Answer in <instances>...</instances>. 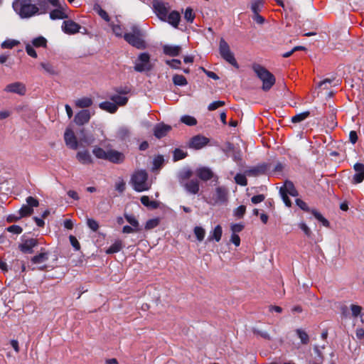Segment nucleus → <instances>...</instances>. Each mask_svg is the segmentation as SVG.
<instances>
[{"instance_id":"f257e3e1","label":"nucleus","mask_w":364,"mask_h":364,"mask_svg":"<svg viewBox=\"0 0 364 364\" xmlns=\"http://www.w3.org/2000/svg\"><path fill=\"white\" fill-rule=\"evenodd\" d=\"M32 1L33 0H14L12 3L13 9L23 19L46 13L40 12V8Z\"/></svg>"},{"instance_id":"f03ea898","label":"nucleus","mask_w":364,"mask_h":364,"mask_svg":"<svg viewBox=\"0 0 364 364\" xmlns=\"http://www.w3.org/2000/svg\"><path fill=\"white\" fill-rule=\"evenodd\" d=\"M123 38L126 42L137 49H145L146 48L144 39V33L136 24L131 26L129 32L124 33Z\"/></svg>"},{"instance_id":"7ed1b4c3","label":"nucleus","mask_w":364,"mask_h":364,"mask_svg":"<svg viewBox=\"0 0 364 364\" xmlns=\"http://www.w3.org/2000/svg\"><path fill=\"white\" fill-rule=\"evenodd\" d=\"M148 173L145 170L135 171L131 176L130 183L136 192H143L150 189L151 183L148 181Z\"/></svg>"},{"instance_id":"20e7f679","label":"nucleus","mask_w":364,"mask_h":364,"mask_svg":"<svg viewBox=\"0 0 364 364\" xmlns=\"http://www.w3.org/2000/svg\"><path fill=\"white\" fill-rule=\"evenodd\" d=\"M252 69L257 76L262 81V90L264 91L269 90L275 83V77L273 74L259 64H254Z\"/></svg>"},{"instance_id":"39448f33","label":"nucleus","mask_w":364,"mask_h":364,"mask_svg":"<svg viewBox=\"0 0 364 364\" xmlns=\"http://www.w3.org/2000/svg\"><path fill=\"white\" fill-rule=\"evenodd\" d=\"M279 193L283 202L287 207H291V202L288 197V194L294 197H296L299 195V193L296 189L294 183L289 180L285 181L284 185L280 187Z\"/></svg>"},{"instance_id":"423d86ee","label":"nucleus","mask_w":364,"mask_h":364,"mask_svg":"<svg viewBox=\"0 0 364 364\" xmlns=\"http://www.w3.org/2000/svg\"><path fill=\"white\" fill-rule=\"evenodd\" d=\"M219 53L220 56L230 65L238 68L239 65L233 53L230 50L228 43L221 38L219 43Z\"/></svg>"},{"instance_id":"0eeeda50","label":"nucleus","mask_w":364,"mask_h":364,"mask_svg":"<svg viewBox=\"0 0 364 364\" xmlns=\"http://www.w3.org/2000/svg\"><path fill=\"white\" fill-rule=\"evenodd\" d=\"M153 68L150 62V55L148 53H141L135 61L134 69L136 72L142 73L151 70Z\"/></svg>"},{"instance_id":"6e6552de","label":"nucleus","mask_w":364,"mask_h":364,"mask_svg":"<svg viewBox=\"0 0 364 364\" xmlns=\"http://www.w3.org/2000/svg\"><path fill=\"white\" fill-rule=\"evenodd\" d=\"M296 204L298 205L301 210L306 212H310L315 217L316 220L322 223V225L325 227H329L330 223L327 219H326L319 212H318L315 209L311 210L308 205L303 201L301 199L296 198Z\"/></svg>"},{"instance_id":"1a4fd4ad","label":"nucleus","mask_w":364,"mask_h":364,"mask_svg":"<svg viewBox=\"0 0 364 364\" xmlns=\"http://www.w3.org/2000/svg\"><path fill=\"white\" fill-rule=\"evenodd\" d=\"M153 9L154 13L161 20L165 21L166 19L169 10V5L168 3L154 0L153 1Z\"/></svg>"},{"instance_id":"9d476101","label":"nucleus","mask_w":364,"mask_h":364,"mask_svg":"<svg viewBox=\"0 0 364 364\" xmlns=\"http://www.w3.org/2000/svg\"><path fill=\"white\" fill-rule=\"evenodd\" d=\"M228 200V189L225 186H218L215 189L213 196L214 204H224Z\"/></svg>"},{"instance_id":"9b49d317","label":"nucleus","mask_w":364,"mask_h":364,"mask_svg":"<svg viewBox=\"0 0 364 364\" xmlns=\"http://www.w3.org/2000/svg\"><path fill=\"white\" fill-rule=\"evenodd\" d=\"M196 176L202 181H207L214 178L215 182L218 181V176L214 175L213 171L206 166L200 167L196 171Z\"/></svg>"},{"instance_id":"f8f14e48","label":"nucleus","mask_w":364,"mask_h":364,"mask_svg":"<svg viewBox=\"0 0 364 364\" xmlns=\"http://www.w3.org/2000/svg\"><path fill=\"white\" fill-rule=\"evenodd\" d=\"M38 245V240L34 238L23 239L22 242L19 244V250L25 254H31L33 252V247Z\"/></svg>"},{"instance_id":"ddd939ff","label":"nucleus","mask_w":364,"mask_h":364,"mask_svg":"<svg viewBox=\"0 0 364 364\" xmlns=\"http://www.w3.org/2000/svg\"><path fill=\"white\" fill-rule=\"evenodd\" d=\"M209 139L201 135H196L193 136L188 143L190 148L193 149H200L208 144Z\"/></svg>"},{"instance_id":"4468645a","label":"nucleus","mask_w":364,"mask_h":364,"mask_svg":"<svg viewBox=\"0 0 364 364\" xmlns=\"http://www.w3.org/2000/svg\"><path fill=\"white\" fill-rule=\"evenodd\" d=\"M4 91L22 96L26 94V89L24 84L20 82H16L6 85L4 88Z\"/></svg>"},{"instance_id":"2eb2a0df","label":"nucleus","mask_w":364,"mask_h":364,"mask_svg":"<svg viewBox=\"0 0 364 364\" xmlns=\"http://www.w3.org/2000/svg\"><path fill=\"white\" fill-rule=\"evenodd\" d=\"M65 144L71 149L75 150L78 148V142L74 132L67 129L64 134Z\"/></svg>"},{"instance_id":"dca6fc26","label":"nucleus","mask_w":364,"mask_h":364,"mask_svg":"<svg viewBox=\"0 0 364 364\" xmlns=\"http://www.w3.org/2000/svg\"><path fill=\"white\" fill-rule=\"evenodd\" d=\"M80 26L72 20L64 21L62 30L67 34H75L80 31Z\"/></svg>"},{"instance_id":"f3484780","label":"nucleus","mask_w":364,"mask_h":364,"mask_svg":"<svg viewBox=\"0 0 364 364\" xmlns=\"http://www.w3.org/2000/svg\"><path fill=\"white\" fill-rule=\"evenodd\" d=\"M271 165L269 164L263 163L250 168L247 171L249 175L258 176L260 174H264L267 171H270Z\"/></svg>"},{"instance_id":"a211bd4d","label":"nucleus","mask_w":364,"mask_h":364,"mask_svg":"<svg viewBox=\"0 0 364 364\" xmlns=\"http://www.w3.org/2000/svg\"><path fill=\"white\" fill-rule=\"evenodd\" d=\"M90 119V112L88 109H82L75 114L74 122L77 125H83L87 123Z\"/></svg>"},{"instance_id":"6ab92c4d","label":"nucleus","mask_w":364,"mask_h":364,"mask_svg":"<svg viewBox=\"0 0 364 364\" xmlns=\"http://www.w3.org/2000/svg\"><path fill=\"white\" fill-rule=\"evenodd\" d=\"M171 129V126L164 123H160L155 126L154 129V134L157 139H161L164 137Z\"/></svg>"},{"instance_id":"aec40b11","label":"nucleus","mask_w":364,"mask_h":364,"mask_svg":"<svg viewBox=\"0 0 364 364\" xmlns=\"http://www.w3.org/2000/svg\"><path fill=\"white\" fill-rule=\"evenodd\" d=\"M353 168L355 171V173L353 176V183H360L363 182L364 180V165L360 163H356Z\"/></svg>"},{"instance_id":"412c9836","label":"nucleus","mask_w":364,"mask_h":364,"mask_svg":"<svg viewBox=\"0 0 364 364\" xmlns=\"http://www.w3.org/2000/svg\"><path fill=\"white\" fill-rule=\"evenodd\" d=\"M49 255L48 252L46 251L43 248H41V252L33 256L31 259V262L33 264H42L48 261Z\"/></svg>"},{"instance_id":"4be33fe9","label":"nucleus","mask_w":364,"mask_h":364,"mask_svg":"<svg viewBox=\"0 0 364 364\" xmlns=\"http://www.w3.org/2000/svg\"><path fill=\"white\" fill-rule=\"evenodd\" d=\"M107 160L114 164H121L124 160V156L121 152L115 150H109L107 151Z\"/></svg>"},{"instance_id":"5701e85b","label":"nucleus","mask_w":364,"mask_h":364,"mask_svg":"<svg viewBox=\"0 0 364 364\" xmlns=\"http://www.w3.org/2000/svg\"><path fill=\"white\" fill-rule=\"evenodd\" d=\"M163 53L168 56L176 57L181 52V47L175 45H164L163 46Z\"/></svg>"},{"instance_id":"b1692460","label":"nucleus","mask_w":364,"mask_h":364,"mask_svg":"<svg viewBox=\"0 0 364 364\" xmlns=\"http://www.w3.org/2000/svg\"><path fill=\"white\" fill-rule=\"evenodd\" d=\"M185 190L191 194H197L199 191V182L196 179L190 180L184 185Z\"/></svg>"},{"instance_id":"393cba45","label":"nucleus","mask_w":364,"mask_h":364,"mask_svg":"<svg viewBox=\"0 0 364 364\" xmlns=\"http://www.w3.org/2000/svg\"><path fill=\"white\" fill-rule=\"evenodd\" d=\"M77 159L82 164H90L92 163V159L88 151H78L76 154Z\"/></svg>"},{"instance_id":"a878e982","label":"nucleus","mask_w":364,"mask_h":364,"mask_svg":"<svg viewBox=\"0 0 364 364\" xmlns=\"http://www.w3.org/2000/svg\"><path fill=\"white\" fill-rule=\"evenodd\" d=\"M99 107L101 109L105 110L111 114L115 113L118 109L117 105L113 103L112 101V102L105 101V102H100L99 104Z\"/></svg>"},{"instance_id":"bb28decb","label":"nucleus","mask_w":364,"mask_h":364,"mask_svg":"<svg viewBox=\"0 0 364 364\" xmlns=\"http://www.w3.org/2000/svg\"><path fill=\"white\" fill-rule=\"evenodd\" d=\"M168 22L172 25L174 28H177L180 20V14L176 11H171L168 15L167 14Z\"/></svg>"},{"instance_id":"cd10ccee","label":"nucleus","mask_w":364,"mask_h":364,"mask_svg":"<svg viewBox=\"0 0 364 364\" xmlns=\"http://www.w3.org/2000/svg\"><path fill=\"white\" fill-rule=\"evenodd\" d=\"M123 247V243L122 240H117L115 242L112 244L105 251V252L108 255H112L114 253L119 252Z\"/></svg>"},{"instance_id":"c85d7f7f","label":"nucleus","mask_w":364,"mask_h":364,"mask_svg":"<svg viewBox=\"0 0 364 364\" xmlns=\"http://www.w3.org/2000/svg\"><path fill=\"white\" fill-rule=\"evenodd\" d=\"M92 103V100L87 97L78 99L75 102V105L77 107L83 109L90 107Z\"/></svg>"},{"instance_id":"c756f323","label":"nucleus","mask_w":364,"mask_h":364,"mask_svg":"<svg viewBox=\"0 0 364 364\" xmlns=\"http://www.w3.org/2000/svg\"><path fill=\"white\" fill-rule=\"evenodd\" d=\"M222 227L220 225H218L215 227L213 232L209 235L208 240L210 241L211 240H215L216 242H219L222 237Z\"/></svg>"},{"instance_id":"7c9ffc66","label":"nucleus","mask_w":364,"mask_h":364,"mask_svg":"<svg viewBox=\"0 0 364 364\" xmlns=\"http://www.w3.org/2000/svg\"><path fill=\"white\" fill-rule=\"evenodd\" d=\"M110 100L113 102V103L116 104L117 106H124L128 102V97L125 96H121L119 95H112Z\"/></svg>"},{"instance_id":"2f4dec72","label":"nucleus","mask_w":364,"mask_h":364,"mask_svg":"<svg viewBox=\"0 0 364 364\" xmlns=\"http://www.w3.org/2000/svg\"><path fill=\"white\" fill-rule=\"evenodd\" d=\"M82 136L80 138V144L81 145H90L94 143L95 137L92 135H87L84 133V130L81 131Z\"/></svg>"},{"instance_id":"473e14b6","label":"nucleus","mask_w":364,"mask_h":364,"mask_svg":"<svg viewBox=\"0 0 364 364\" xmlns=\"http://www.w3.org/2000/svg\"><path fill=\"white\" fill-rule=\"evenodd\" d=\"M50 18L52 20L65 19L68 18V15L61 9H54L50 12Z\"/></svg>"},{"instance_id":"72a5a7b5","label":"nucleus","mask_w":364,"mask_h":364,"mask_svg":"<svg viewBox=\"0 0 364 364\" xmlns=\"http://www.w3.org/2000/svg\"><path fill=\"white\" fill-rule=\"evenodd\" d=\"M309 116H310V112L305 111V112L296 114V115L293 116L291 117V121L293 123H299V122L305 120Z\"/></svg>"},{"instance_id":"f704fd0d","label":"nucleus","mask_w":364,"mask_h":364,"mask_svg":"<svg viewBox=\"0 0 364 364\" xmlns=\"http://www.w3.org/2000/svg\"><path fill=\"white\" fill-rule=\"evenodd\" d=\"M173 82L177 86H186L188 84L186 78L182 75H174L173 76Z\"/></svg>"},{"instance_id":"c9c22d12","label":"nucleus","mask_w":364,"mask_h":364,"mask_svg":"<svg viewBox=\"0 0 364 364\" xmlns=\"http://www.w3.org/2000/svg\"><path fill=\"white\" fill-rule=\"evenodd\" d=\"M196 18V14L191 7H187L184 12L185 20L190 23H192Z\"/></svg>"},{"instance_id":"e433bc0d","label":"nucleus","mask_w":364,"mask_h":364,"mask_svg":"<svg viewBox=\"0 0 364 364\" xmlns=\"http://www.w3.org/2000/svg\"><path fill=\"white\" fill-rule=\"evenodd\" d=\"M263 6H264L263 0H255V1H253L252 3L251 10L254 13V14H259L261 11Z\"/></svg>"},{"instance_id":"4c0bfd02","label":"nucleus","mask_w":364,"mask_h":364,"mask_svg":"<svg viewBox=\"0 0 364 364\" xmlns=\"http://www.w3.org/2000/svg\"><path fill=\"white\" fill-rule=\"evenodd\" d=\"M296 333L301 340V342L304 345H306L309 342V335L302 329L298 328L296 330Z\"/></svg>"},{"instance_id":"58836bf2","label":"nucleus","mask_w":364,"mask_h":364,"mask_svg":"<svg viewBox=\"0 0 364 364\" xmlns=\"http://www.w3.org/2000/svg\"><path fill=\"white\" fill-rule=\"evenodd\" d=\"M141 203L146 207H150L152 208H156L158 207V204L156 201L150 200L149 198L146 196H143L141 197Z\"/></svg>"},{"instance_id":"ea45409f","label":"nucleus","mask_w":364,"mask_h":364,"mask_svg":"<svg viewBox=\"0 0 364 364\" xmlns=\"http://www.w3.org/2000/svg\"><path fill=\"white\" fill-rule=\"evenodd\" d=\"M181 122L188 126H194L197 124L196 119L190 115H183L181 117Z\"/></svg>"},{"instance_id":"a19ab883","label":"nucleus","mask_w":364,"mask_h":364,"mask_svg":"<svg viewBox=\"0 0 364 364\" xmlns=\"http://www.w3.org/2000/svg\"><path fill=\"white\" fill-rule=\"evenodd\" d=\"M40 65L44 70V71L49 75H55L57 73L55 69L50 63L42 62L41 63Z\"/></svg>"},{"instance_id":"79ce46f5","label":"nucleus","mask_w":364,"mask_h":364,"mask_svg":"<svg viewBox=\"0 0 364 364\" xmlns=\"http://www.w3.org/2000/svg\"><path fill=\"white\" fill-rule=\"evenodd\" d=\"M93 154L98 159L107 160V151L100 147H95L92 150Z\"/></svg>"},{"instance_id":"37998d69","label":"nucleus","mask_w":364,"mask_h":364,"mask_svg":"<svg viewBox=\"0 0 364 364\" xmlns=\"http://www.w3.org/2000/svg\"><path fill=\"white\" fill-rule=\"evenodd\" d=\"M160 223V219L159 218H155L152 219H149L146 221L145 224L146 230H151L156 227H157Z\"/></svg>"},{"instance_id":"c03bdc74","label":"nucleus","mask_w":364,"mask_h":364,"mask_svg":"<svg viewBox=\"0 0 364 364\" xmlns=\"http://www.w3.org/2000/svg\"><path fill=\"white\" fill-rule=\"evenodd\" d=\"M32 44L35 47H46L47 41L44 37L39 36L33 39Z\"/></svg>"},{"instance_id":"a18cd8bd","label":"nucleus","mask_w":364,"mask_h":364,"mask_svg":"<svg viewBox=\"0 0 364 364\" xmlns=\"http://www.w3.org/2000/svg\"><path fill=\"white\" fill-rule=\"evenodd\" d=\"M164 162V156L161 155L156 156L153 160V170L160 168Z\"/></svg>"},{"instance_id":"49530a36","label":"nucleus","mask_w":364,"mask_h":364,"mask_svg":"<svg viewBox=\"0 0 364 364\" xmlns=\"http://www.w3.org/2000/svg\"><path fill=\"white\" fill-rule=\"evenodd\" d=\"M194 234H195L197 240L198 241L201 242L202 240H203V239L205 237V231L203 228L196 226L194 228Z\"/></svg>"},{"instance_id":"de8ad7c7","label":"nucleus","mask_w":364,"mask_h":364,"mask_svg":"<svg viewBox=\"0 0 364 364\" xmlns=\"http://www.w3.org/2000/svg\"><path fill=\"white\" fill-rule=\"evenodd\" d=\"M187 156V153L183 151V150L180 149H176L173 151V161H179L184 158H186Z\"/></svg>"},{"instance_id":"09e8293b","label":"nucleus","mask_w":364,"mask_h":364,"mask_svg":"<svg viewBox=\"0 0 364 364\" xmlns=\"http://www.w3.org/2000/svg\"><path fill=\"white\" fill-rule=\"evenodd\" d=\"M124 218L132 227L136 228V229H139V223L134 215L125 214Z\"/></svg>"},{"instance_id":"8fccbe9b","label":"nucleus","mask_w":364,"mask_h":364,"mask_svg":"<svg viewBox=\"0 0 364 364\" xmlns=\"http://www.w3.org/2000/svg\"><path fill=\"white\" fill-rule=\"evenodd\" d=\"M117 136L122 140L128 138L129 136V129L125 127H120L117 132Z\"/></svg>"},{"instance_id":"3c124183","label":"nucleus","mask_w":364,"mask_h":364,"mask_svg":"<svg viewBox=\"0 0 364 364\" xmlns=\"http://www.w3.org/2000/svg\"><path fill=\"white\" fill-rule=\"evenodd\" d=\"M109 26L112 28L113 33L117 37H123V29L120 25H116L111 23H109Z\"/></svg>"},{"instance_id":"603ef678","label":"nucleus","mask_w":364,"mask_h":364,"mask_svg":"<svg viewBox=\"0 0 364 364\" xmlns=\"http://www.w3.org/2000/svg\"><path fill=\"white\" fill-rule=\"evenodd\" d=\"M235 183L238 185L245 186L247 184L246 176L242 173H237L235 176Z\"/></svg>"},{"instance_id":"864d4df0","label":"nucleus","mask_w":364,"mask_h":364,"mask_svg":"<svg viewBox=\"0 0 364 364\" xmlns=\"http://www.w3.org/2000/svg\"><path fill=\"white\" fill-rule=\"evenodd\" d=\"M95 10L97 11L99 16L105 21L109 22L110 21V18L108 14L105 10H103L99 5L95 6Z\"/></svg>"},{"instance_id":"5fc2aeb1","label":"nucleus","mask_w":364,"mask_h":364,"mask_svg":"<svg viewBox=\"0 0 364 364\" xmlns=\"http://www.w3.org/2000/svg\"><path fill=\"white\" fill-rule=\"evenodd\" d=\"M32 213L33 209L27 205H23L19 210V214L21 218L30 215Z\"/></svg>"},{"instance_id":"6e6d98bb","label":"nucleus","mask_w":364,"mask_h":364,"mask_svg":"<svg viewBox=\"0 0 364 364\" xmlns=\"http://www.w3.org/2000/svg\"><path fill=\"white\" fill-rule=\"evenodd\" d=\"M246 211V207L243 205H240L237 208H235L233 211L234 215L237 218H243Z\"/></svg>"},{"instance_id":"4d7b16f0","label":"nucleus","mask_w":364,"mask_h":364,"mask_svg":"<svg viewBox=\"0 0 364 364\" xmlns=\"http://www.w3.org/2000/svg\"><path fill=\"white\" fill-rule=\"evenodd\" d=\"M166 64L169 65L173 69H179L181 65V61L178 59H172L166 60Z\"/></svg>"},{"instance_id":"13d9d810","label":"nucleus","mask_w":364,"mask_h":364,"mask_svg":"<svg viewBox=\"0 0 364 364\" xmlns=\"http://www.w3.org/2000/svg\"><path fill=\"white\" fill-rule=\"evenodd\" d=\"M126 188V183L122 178H119L115 183V189L119 193H122Z\"/></svg>"},{"instance_id":"bf43d9fd","label":"nucleus","mask_w":364,"mask_h":364,"mask_svg":"<svg viewBox=\"0 0 364 364\" xmlns=\"http://www.w3.org/2000/svg\"><path fill=\"white\" fill-rule=\"evenodd\" d=\"M87 225L93 232H96L99 228V224L97 221L92 218H88L87 220Z\"/></svg>"},{"instance_id":"052dcab7","label":"nucleus","mask_w":364,"mask_h":364,"mask_svg":"<svg viewBox=\"0 0 364 364\" xmlns=\"http://www.w3.org/2000/svg\"><path fill=\"white\" fill-rule=\"evenodd\" d=\"M18 44V41L16 40H6L1 43L3 48H12Z\"/></svg>"},{"instance_id":"680f3d73","label":"nucleus","mask_w":364,"mask_h":364,"mask_svg":"<svg viewBox=\"0 0 364 364\" xmlns=\"http://www.w3.org/2000/svg\"><path fill=\"white\" fill-rule=\"evenodd\" d=\"M299 227L308 237H310L311 236L312 232L305 223H304V222L299 223Z\"/></svg>"},{"instance_id":"e2e57ef3","label":"nucleus","mask_w":364,"mask_h":364,"mask_svg":"<svg viewBox=\"0 0 364 364\" xmlns=\"http://www.w3.org/2000/svg\"><path fill=\"white\" fill-rule=\"evenodd\" d=\"M7 231L14 234H20L22 232L23 229L19 225H13L7 228Z\"/></svg>"},{"instance_id":"0e129e2a","label":"nucleus","mask_w":364,"mask_h":364,"mask_svg":"<svg viewBox=\"0 0 364 364\" xmlns=\"http://www.w3.org/2000/svg\"><path fill=\"white\" fill-rule=\"evenodd\" d=\"M26 203H27V205L31 207L32 209L34 207H38L39 205L38 200L32 196H28L26 198Z\"/></svg>"},{"instance_id":"69168bd1","label":"nucleus","mask_w":364,"mask_h":364,"mask_svg":"<svg viewBox=\"0 0 364 364\" xmlns=\"http://www.w3.org/2000/svg\"><path fill=\"white\" fill-rule=\"evenodd\" d=\"M224 105H225V102H223V101H215V102H211L208 105V109L210 111H213V110L218 109V107L223 106Z\"/></svg>"},{"instance_id":"338daca9","label":"nucleus","mask_w":364,"mask_h":364,"mask_svg":"<svg viewBox=\"0 0 364 364\" xmlns=\"http://www.w3.org/2000/svg\"><path fill=\"white\" fill-rule=\"evenodd\" d=\"M350 310L352 311V316L353 317H357L360 314L362 308L360 306L351 304Z\"/></svg>"},{"instance_id":"774afa93","label":"nucleus","mask_w":364,"mask_h":364,"mask_svg":"<svg viewBox=\"0 0 364 364\" xmlns=\"http://www.w3.org/2000/svg\"><path fill=\"white\" fill-rule=\"evenodd\" d=\"M26 51L27 54L32 58H36L38 56L36 51L35 50L33 47L32 46H31L30 44H27L26 46Z\"/></svg>"}]
</instances>
